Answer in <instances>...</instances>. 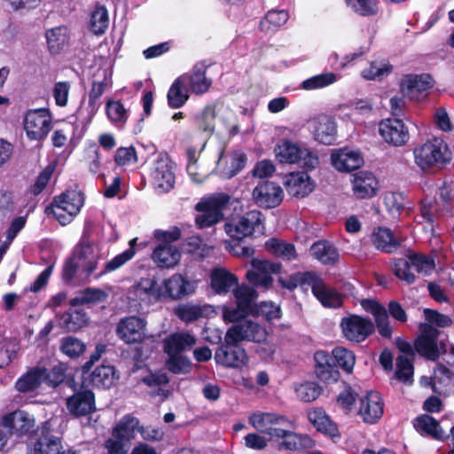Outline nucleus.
Masks as SVG:
<instances>
[{
  "instance_id": "34",
  "label": "nucleus",
  "mask_w": 454,
  "mask_h": 454,
  "mask_svg": "<svg viewBox=\"0 0 454 454\" xmlns=\"http://www.w3.org/2000/svg\"><path fill=\"white\" fill-rule=\"evenodd\" d=\"M415 430L424 436H430L437 441H444V435L440 423L432 416L422 414L418 416L413 422Z\"/></svg>"
},
{
  "instance_id": "32",
  "label": "nucleus",
  "mask_w": 454,
  "mask_h": 454,
  "mask_svg": "<svg viewBox=\"0 0 454 454\" xmlns=\"http://www.w3.org/2000/svg\"><path fill=\"white\" fill-rule=\"evenodd\" d=\"M193 292V288L189 280L181 274H174L171 278L164 281V292L162 295L172 300L181 299Z\"/></svg>"
},
{
  "instance_id": "47",
  "label": "nucleus",
  "mask_w": 454,
  "mask_h": 454,
  "mask_svg": "<svg viewBox=\"0 0 454 454\" xmlns=\"http://www.w3.org/2000/svg\"><path fill=\"white\" fill-rule=\"evenodd\" d=\"M139 420L127 414L121 418L114 429V435L119 440H129L134 437L136 429L137 428Z\"/></svg>"
},
{
  "instance_id": "58",
  "label": "nucleus",
  "mask_w": 454,
  "mask_h": 454,
  "mask_svg": "<svg viewBox=\"0 0 454 454\" xmlns=\"http://www.w3.org/2000/svg\"><path fill=\"white\" fill-rule=\"evenodd\" d=\"M347 5L361 16L374 15L378 12L377 0H345Z\"/></svg>"
},
{
  "instance_id": "2",
  "label": "nucleus",
  "mask_w": 454,
  "mask_h": 454,
  "mask_svg": "<svg viewBox=\"0 0 454 454\" xmlns=\"http://www.w3.org/2000/svg\"><path fill=\"white\" fill-rule=\"evenodd\" d=\"M415 162L424 172H436L451 160V153L442 139L428 140L413 150Z\"/></svg>"
},
{
  "instance_id": "27",
  "label": "nucleus",
  "mask_w": 454,
  "mask_h": 454,
  "mask_svg": "<svg viewBox=\"0 0 454 454\" xmlns=\"http://www.w3.org/2000/svg\"><path fill=\"white\" fill-rule=\"evenodd\" d=\"M43 371L41 366H33L17 379L14 389L20 394L37 392L43 384Z\"/></svg>"
},
{
  "instance_id": "23",
  "label": "nucleus",
  "mask_w": 454,
  "mask_h": 454,
  "mask_svg": "<svg viewBox=\"0 0 454 454\" xmlns=\"http://www.w3.org/2000/svg\"><path fill=\"white\" fill-rule=\"evenodd\" d=\"M313 295L325 308H340L342 305L341 295L333 288H328L322 278L315 273L310 285Z\"/></svg>"
},
{
  "instance_id": "60",
  "label": "nucleus",
  "mask_w": 454,
  "mask_h": 454,
  "mask_svg": "<svg viewBox=\"0 0 454 454\" xmlns=\"http://www.w3.org/2000/svg\"><path fill=\"white\" fill-rule=\"evenodd\" d=\"M55 168V164H49L43 169V171L40 172V174L36 176L34 184L29 187V192L31 194L37 196L43 192V191L49 184Z\"/></svg>"
},
{
  "instance_id": "62",
  "label": "nucleus",
  "mask_w": 454,
  "mask_h": 454,
  "mask_svg": "<svg viewBox=\"0 0 454 454\" xmlns=\"http://www.w3.org/2000/svg\"><path fill=\"white\" fill-rule=\"evenodd\" d=\"M225 249L231 254L239 257H251L254 254V249L251 246L245 245L244 239L231 238V240L225 242Z\"/></svg>"
},
{
  "instance_id": "55",
  "label": "nucleus",
  "mask_w": 454,
  "mask_h": 454,
  "mask_svg": "<svg viewBox=\"0 0 454 454\" xmlns=\"http://www.w3.org/2000/svg\"><path fill=\"white\" fill-rule=\"evenodd\" d=\"M135 254V248L129 247L124 252L115 255L112 260L106 262L104 270H101L99 273L96 274L95 278L98 279L106 273L116 270L123 264H125L128 261L131 260L134 257Z\"/></svg>"
},
{
  "instance_id": "15",
  "label": "nucleus",
  "mask_w": 454,
  "mask_h": 454,
  "mask_svg": "<svg viewBox=\"0 0 454 454\" xmlns=\"http://www.w3.org/2000/svg\"><path fill=\"white\" fill-rule=\"evenodd\" d=\"M253 199L257 206L263 208H274L283 200V190L275 182L262 180L253 191Z\"/></svg>"
},
{
  "instance_id": "56",
  "label": "nucleus",
  "mask_w": 454,
  "mask_h": 454,
  "mask_svg": "<svg viewBox=\"0 0 454 454\" xmlns=\"http://www.w3.org/2000/svg\"><path fill=\"white\" fill-rule=\"evenodd\" d=\"M250 314H252L250 311L238 304L233 306L228 303L222 307L223 319L226 323H241Z\"/></svg>"
},
{
  "instance_id": "64",
  "label": "nucleus",
  "mask_w": 454,
  "mask_h": 454,
  "mask_svg": "<svg viewBox=\"0 0 454 454\" xmlns=\"http://www.w3.org/2000/svg\"><path fill=\"white\" fill-rule=\"evenodd\" d=\"M424 317L427 321V324L431 325H435L438 327H448L452 324V319L445 314L440 313L439 311L433 309H425Z\"/></svg>"
},
{
  "instance_id": "46",
  "label": "nucleus",
  "mask_w": 454,
  "mask_h": 454,
  "mask_svg": "<svg viewBox=\"0 0 454 454\" xmlns=\"http://www.w3.org/2000/svg\"><path fill=\"white\" fill-rule=\"evenodd\" d=\"M77 259L83 261L82 271L89 278L97 269L99 257L94 254L93 247L90 244H81L77 250Z\"/></svg>"
},
{
  "instance_id": "41",
  "label": "nucleus",
  "mask_w": 454,
  "mask_h": 454,
  "mask_svg": "<svg viewBox=\"0 0 454 454\" xmlns=\"http://www.w3.org/2000/svg\"><path fill=\"white\" fill-rule=\"evenodd\" d=\"M106 114L117 128H123L128 121L129 113L120 99L109 98L106 101Z\"/></svg>"
},
{
  "instance_id": "4",
  "label": "nucleus",
  "mask_w": 454,
  "mask_h": 454,
  "mask_svg": "<svg viewBox=\"0 0 454 454\" xmlns=\"http://www.w3.org/2000/svg\"><path fill=\"white\" fill-rule=\"evenodd\" d=\"M435 267L434 260L424 254L409 252L407 258H398L394 261L392 271L396 278L412 284L416 280L411 271L414 268L418 273L430 274Z\"/></svg>"
},
{
  "instance_id": "50",
  "label": "nucleus",
  "mask_w": 454,
  "mask_h": 454,
  "mask_svg": "<svg viewBox=\"0 0 454 454\" xmlns=\"http://www.w3.org/2000/svg\"><path fill=\"white\" fill-rule=\"evenodd\" d=\"M331 356L337 367H340L347 373L353 372L356 364V356L353 351L343 347H336L333 349Z\"/></svg>"
},
{
  "instance_id": "29",
  "label": "nucleus",
  "mask_w": 454,
  "mask_h": 454,
  "mask_svg": "<svg viewBox=\"0 0 454 454\" xmlns=\"http://www.w3.org/2000/svg\"><path fill=\"white\" fill-rule=\"evenodd\" d=\"M197 342L194 335L187 332H177L169 334L163 340V350L166 354H179L191 349Z\"/></svg>"
},
{
  "instance_id": "25",
  "label": "nucleus",
  "mask_w": 454,
  "mask_h": 454,
  "mask_svg": "<svg viewBox=\"0 0 454 454\" xmlns=\"http://www.w3.org/2000/svg\"><path fill=\"white\" fill-rule=\"evenodd\" d=\"M333 166L340 172H351L364 165V158L357 151L341 148L331 155Z\"/></svg>"
},
{
  "instance_id": "11",
  "label": "nucleus",
  "mask_w": 454,
  "mask_h": 454,
  "mask_svg": "<svg viewBox=\"0 0 454 454\" xmlns=\"http://www.w3.org/2000/svg\"><path fill=\"white\" fill-rule=\"evenodd\" d=\"M340 326L343 336L350 341L361 343L375 332L372 319L352 314L341 318Z\"/></svg>"
},
{
  "instance_id": "24",
  "label": "nucleus",
  "mask_w": 454,
  "mask_h": 454,
  "mask_svg": "<svg viewBox=\"0 0 454 454\" xmlns=\"http://www.w3.org/2000/svg\"><path fill=\"white\" fill-rule=\"evenodd\" d=\"M212 72V67L200 62L190 72L176 78L172 85H212L215 82Z\"/></svg>"
},
{
  "instance_id": "39",
  "label": "nucleus",
  "mask_w": 454,
  "mask_h": 454,
  "mask_svg": "<svg viewBox=\"0 0 454 454\" xmlns=\"http://www.w3.org/2000/svg\"><path fill=\"white\" fill-rule=\"evenodd\" d=\"M47 45L51 54L60 53L69 42V29L66 26H59L48 29L45 34Z\"/></svg>"
},
{
  "instance_id": "17",
  "label": "nucleus",
  "mask_w": 454,
  "mask_h": 454,
  "mask_svg": "<svg viewBox=\"0 0 454 454\" xmlns=\"http://www.w3.org/2000/svg\"><path fill=\"white\" fill-rule=\"evenodd\" d=\"M379 132L385 142L394 146L405 145L409 140V131L403 121L398 118L382 120Z\"/></svg>"
},
{
  "instance_id": "57",
  "label": "nucleus",
  "mask_w": 454,
  "mask_h": 454,
  "mask_svg": "<svg viewBox=\"0 0 454 454\" xmlns=\"http://www.w3.org/2000/svg\"><path fill=\"white\" fill-rule=\"evenodd\" d=\"M392 71V66L387 61H372L370 67L362 71V75L367 80H380L388 75Z\"/></svg>"
},
{
  "instance_id": "54",
  "label": "nucleus",
  "mask_w": 454,
  "mask_h": 454,
  "mask_svg": "<svg viewBox=\"0 0 454 454\" xmlns=\"http://www.w3.org/2000/svg\"><path fill=\"white\" fill-rule=\"evenodd\" d=\"M289 19V14L285 10H271L269 11L261 22L262 29L263 30H276L285 25Z\"/></svg>"
},
{
  "instance_id": "53",
  "label": "nucleus",
  "mask_w": 454,
  "mask_h": 454,
  "mask_svg": "<svg viewBox=\"0 0 454 454\" xmlns=\"http://www.w3.org/2000/svg\"><path fill=\"white\" fill-rule=\"evenodd\" d=\"M166 368L173 374L188 373L192 370L191 360L184 355L167 354Z\"/></svg>"
},
{
  "instance_id": "18",
  "label": "nucleus",
  "mask_w": 454,
  "mask_h": 454,
  "mask_svg": "<svg viewBox=\"0 0 454 454\" xmlns=\"http://www.w3.org/2000/svg\"><path fill=\"white\" fill-rule=\"evenodd\" d=\"M1 425L9 435L21 437L33 431L35 419L23 411H16L4 415Z\"/></svg>"
},
{
  "instance_id": "51",
  "label": "nucleus",
  "mask_w": 454,
  "mask_h": 454,
  "mask_svg": "<svg viewBox=\"0 0 454 454\" xmlns=\"http://www.w3.org/2000/svg\"><path fill=\"white\" fill-rule=\"evenodd\" d=\"M297 397L304 403H311L317 400L323 393V387L317 382L305 381L294 387Z\"/></svg>"
},
{
  "instance_id": "40",
  "label": "nucleus",
  "mask_w": 454,
  "mask_h": 454,
  "mask_svg": "<svg viewBox=\"0 0 454 454\" xmlns=\"http://www.w3.org/2000/svg\"><path fill=\"white\" fill-rule=\"evenodd\" d=\"M89 318L82 309H70L59 317V325L67 332H77L87 325Z\"/></svg>"
},
{
  "instance_id": "7",
  "label": "nucleus",
  "mask_w": 454,
  "mask_h": 454,
  "mask_svg": "<svg viewBox=\"0 0 454 454\" xmlns=\"http://www.w3.org/2000/svg\"><path fill=\"white\" fill-rule=\"evenodd\" d=\"M252 269L247 270L246 278L250 286L269 290L273 286L272 273H280L282 265L280 262H275L268 260H259L253 258L251 260Z\"/></svg>"
},
{
  "instance_id": "5",
  "label": "nucleus",
  "mask_w": 454,
  "mask_h": 454,
  "mask_svg": "<svg viewBox=\"0 0 454 454\" xmlns=\"http://www.w3.org/2000/svg\"><path fill=\"white\" fill-rule=\"evenodd\" d=\"M231 197L226 193H219L207 200L198 202L195 209L201 212L195 218L196 225L200 228H207L215 225L223 219V209L227 207Z\"/></svg>"
},
{
  "instance_id": "13",
  "label": "nucleus",
  "mask_w": 454,
  "mask_h": 454,
  "mask_svg": "<svg viewBox=\"0 0 454 454\" xmlns=\"http://www.w3.org/2000/svg\"><path fill=\"white\" fill-rule=\"evenodd\" d=\"M420 334L414 341L416 352L430 361H436L440 357L438 349V338L441 332L433 325L420 323L419 325Z\"/></svg>"
},
{
  "instance_id": "8",
  "label": "nucleus",
  "mask_w": 454,
  "mask_h": 454,
  "mask_svg": "<svg viewBox=\"0 0 454 454\" xmlns=\"http://www.w3.org/2000/svg\"><path fill=\"white\" fill-rule=\"evenodd\" d=\"M240 342V340L229 338L227 331L223 343L215 352L216 364L229 368H241L246 365L249 358L246 349L241 347Z\"/></svg>"
},
{
  "instance_id": "61",
  "label": "nucleus",
  "mask_w": 454,
  "mask_h": 454,
  "mask_svg": "<svg viewBox=\"0 0 454 454\" xmlns=\"http://www.w3.org/2000/svg\"><path fill=\"white\" fill-rule=\"evenodd\" d=\"M413 372L412 362L404 356H398L396 358V379L404 383L412 381Z\"/></svg>"
},
{
  "instance_id": "63",
  "label": "nucleus",
  "mask_w": 454,
  "mask_h": 454,
  "mask_svg": "<svg viewBox=\"0 0 454 454\" xmlns=\"http://www.w3.org/2000/svg\"><path fill=\"white\" fill-rule=\"evenodd\" d=\"M175 314L183 322L192 323L203 316V310L198 305L184 304L176 309Z\"/></svg>"
},
{
  "instance_id": "16",
  "label": "nucleus",
  "mask_w": 454,
  "mask_h": 454,
  "mask_svg": "<svg viewBox=\"0 0 454 454\" xmlns=\"http://www.w3.org/2000/svg\"><path fill=\"white\" fill-rule=\"evenodd\" d=\"M268 335L264 326L250 319L235 324L228 329V337L240 341L261 343L267 340Z\"/></svg>"
},
{
  "instance_id": "52",
  "label": "nucleus",
  "mask_w": 454,
  "mask_h": 454,
  "mask_svg": "<svg viewBox=\"0 0 454 454\" xmlns=\"http://www.w3.org/2000/svg\"><path fill=\"white\" fill-rule=\"evenodd\" d=\"M41 371H43V383L50 387L56 388L66 380L67 367L62 363L54 365L51 370L41 366Z\"/></svg>"
},
{
  "instance_id": "36",
  "label": "nucleus",
  "mask_w": 454,
  "mask_h": 454,
  "mask_svg": "<svg viewBox=\"0 0 454 454\" xmlns=\"http://www.w3.org/2000/svg\"><path fill=\"white\" fill-rule=\"evenodd\" d=\"M152 257L160 268L169 269L179 262L181 253L175 246L159 245L153 250Z\"/></svg>"
},
{
  "instance_id": "6",
  "label": "nucleus",
  "mask_w": 454,
  "mask_h": 454,
  "mask_svg": "<svg viewBox=\"0 0 454 454\" xmlns=\"http://www.w3.org/2000/svg\"><path fill=\"white\" fill-rule=\"evenodd\" d=\"M263 215L259 210H250L242 216L227 222L224 225L225 232L230 238L244 239L254 233H262L263 226Z\"/></svg>"
},
{
  "instance_id": "42",
  "label": "nucleus",
  "mask_w": 454,
  "mask_h": 454,
  "mask_svg": "<svg viewBox=\"0 0 454 454\" xmlns=\"http://www.w3.org/2000/svg\"><path fill=\"white\" fill-rule=\"evenodd\" d=\"M301 147L290 140H282L275 147L277 159L281 163L294 164L301 160Z\"/></svg>"
},
{
  "instance_id": "9",
  "label": "nucleus",
  "mask_w": 454,
  "mask_h": 454,
  "mask_svg": "<svg viewBox=\"0 0 454 454\" xmlns=\"http://www.w3.org/2000/svg\"><path fill=\"white\" fill-rule=\"evenodd\" d=\"M23 126L30 140H42L51 129V114L47 108L29 109L27 111Z\"/></svg>"
},
{
  "instance_id": "19",
  "label": "nucleus",
  "mask_w": 454,
  "mask_h": 454,
  "mask_svg": "<svg viewBox=\"0 0 454 454\" xmlns=\"http://www.w3.org/2000/svg\"><path fill=\"white\" fill-rule=\"evenodd\" d=\"M209 280L212 293L220 296L232 293L239 284V278L224 267L213 268L209 274Z\"/></svg>"
},
{
  "instance_id": "38",
  "label": "nucleus",
  "mask_w": 454,
  "mask_h": 454,
  "mask_svg": "<svg viewBox=\"0 0 454 454\" xmlns=\"http://www.w3.org/2000/svg\"><path fill=\"white\" fill-rule=\"evenodd\" d=\"M118 379L115 367L110 364L98 366L90 374V383L97 388L108 389Z\"/></svg>"
},
{
  "instance_id": "28",
  "label": "nucleus",
  "mask_w": 454,
  "mask_h": 454,
  "mask_svg": "<svg viewBox=\"0 0 454 454\" xmlns=\"http://www.w3.org/2000/svg\"><path fill=\"white\" fill-rule=\"evenodd\" d=\"M379 182L372 172L360 171L353 180L354 194L358 199L372 198L377 194Z\"/></svg>"
},
{
  "instance_id": "35",
  "label": "nucleus",
  "mask_w": 454,
  "mask_h": 454,
  "mask_svg": "<svg viewBox=\"0 0 454 454\" xmlns=\"http://www.w3.org/2000/svg\"><path fill=\"white\" fill-rule=\"evenodd\" d=\"M372 241L377 249L387 254L396 251L401 245L394 232L389 228L382 226L374 228Z\"/></svg>"
},
{
  "instance_id": "10",
  "label": "nucleus",
  "mask_w": 454,
  "mask_h": 454,
  "mask_svg": "<svg viewBox=\"0 0 454 454\" xmlns=\"http://www.w3.org/2000/svg\"><path fill=\"white\" fill-rule=\"evenodd\" d=\"M67 385L74 391L72 395L67 398L66 402L67 409L73 416L80 418L96 411L95 395L92 390L88 388L76 390L73 378L67 380Z\"/></svg>"
},
{
  "instance_id": "48",
  "label": "nucleus",
  "mask_w": 454,
  "mask_h": 454,
  "mask_svg": "<svg viewBox=\"0 0 454 454\" xmlns=\"http://www.w3.org/2000/svg\"><path fill=\"white\" fill-rule=\"evenodd\" d=\"M315 271L296 272L290 275L287 278L279 277L278 283L285 289L294 290L298 286H309L315 276Z\"/></svg>"
},
{
  "instance_id": "37",
  "label": "nucleus",
  "mask_w": 454,
  "mask_h": 454,
  "mask_svg": "<svg viewBox=\"0 0 454 454\" xmlns=\"http://www.w3.org/2000/svg\"><path fill=\"white\" fill-rule=\"evenodd\" d=\"M209 87H169L167 94L168 105L172 109H177L184 106L192 92L202 95L208 91Z\"/></svg>"
},
{
  "instance_id": "31",
  "label": "nucleus",
  "mask_w": 454,
  "mask_h": 454,
  "mask_svg": "<svg viewBox=\"0 0 454 454\" xmlns=\"http://www.w3.org/2000/svg\"><path fill=\"white\" fill-rule=\"evenodd\" d=\"M314 130L315 139L320 144L331 145L337 140V126L334 120L327 115L317 119Z\"/></svg>"
},
{
  "instance_id": "33",
  "label": "nucleus",
  "mask_w": 454,
  "mask_h": 454,
  "mask_svg": "<svg viewBox=\"0 0 454 454\" xmlns=\"http://www.w3.org/2000/svg\"><path fill=\"white\" fill-rule=\"evenodd\" d=\"M216 116L215 104H208L192 117V125L199 132L206 133L210 137L215 132Z\"/></svg>"
},
{
  "instance_id": "43",
  "label": "nucleus",
  "mask_w": 454,
  "mask_h": 454,
  "mask_svg": "<svg viewBox=\"0 0 454 454\" xmlns=\"http://www.w3.org/2000/svg\"><path fill=\"white\" fill-rule=\"evenodd\" d=\"M233 297L235 299V304H238L251 313L254 310L255 300L258 296L256 290L247 285V284H238L235 289L232 292Z\"/></svg>"
},
{
  "instance_id": "14",
  "label": "nucleus",
  "mask_w": 454,
  "mask_h": 454,
  "mask_svg": "<svg viewBox=\"0 0 454 454\" xmlns=\"http://www.w3.org/2000/svg\"><path fill=\"white\" fill-rule=\"evenodd\" d=\"M146 322L137 316L121 318L116 326V335L126 344L141 343L145 340Z\"/></svg>"
},
{
  "instance_id": "59",
  "label": "nucleus",
  "mask_w": 454,
  "mask_h": 454,
  "mask_svg": "<svg viewBox=\"0 0 454 454\" xmlns=\"http://www.w3.org/2000/svg\"><path fill=\"white\" fill-rule=\"evenodd\" d=\"M108 12L106 7H97L91 14L90 26L91 30L96 35H101L105 33L108 27Z\"/></svg>"
},
{
  "instance_id": "44",
  "label": "nucleus",
  "mask_w": 454,
  "mask_h": 454,
  "mask_svg": "<svg viewBox=\"0 0 454 454\" xmlns=\"http://www.w3.org/2000/svg\"><path fill=\"white\" fill-rule=\"evenodd\" d=\"M265 247L272 254L286 261H293L298 258L295 246L292 243L271 238L266 241Z\"/></svg>"
},
{
  "instance_id": "45",
  "label": "nucleus",
  "mask_w": 454,
  "mask_h": 454,
  "mask_svg": "<svg viewBox=\"0 0 454 454\" xmlns=\"http://www.w3.org/2000/svg\"><path fill=\"white\" fill-rule=\"evenodd\" d=\"M152 177L155 186L163 192H168L174 187L175 175L167 163L159 162Z\"/></svg>"
},
{
  "instance_id": "26",
  "label": "nucleus",
  "mask_w": 454,
  "mask_h": 454,
  "mask_svg": "<svg viewBox=\"0 0 454 454\" xmlns=\"http://www.w3.org/2000/svg\"><path fill=\"white\" fill-rule=\"evenodd\" d=\"M307 417L317 431L332 439L340 437L337 424L330 419L323 408L310 409L307 412Z\"/></svg>"
},
{
  "instance_id": "20",
  "label": "nucleus",
  "mask_w": 454,
  "mask_h": 454,
  "mask_svg": "<svg viewBox=\"0 0 454 454\" xmlns=\"http://www.w3.org/2000/svg\"><path fill=\"white\" fill-rule=\"evenodd\" d=\"M358 415L368 424L376 423L383 415V401L376 391H369L359 399Z\"/></svg>"
},
{
  "instance_id": "1",
  "label": "nucleus",
  "mask_w": 454,
  "mask_h": 454,
  "mask_svg": "<svg viewBox=\"0 0 454 454\" xmlns=\"http://www.w3.org/2000/svg\"><path fill=\"white\" fill-rule=\"evenodd\" d=\"M249 423L270 439L281 440L278 442L279 450L297 451L316 445L309 435L295 433V424L285 415L276 412L254 413L249 417Z\"/></svg>"
},
{
  "instance_id": "30",
  "label": "nucleus",
  "mask_w": 454,
  "mask_h": 454,
  "mask_svg": "<svg viewBox=\"0 0 454 454\" xmlns=\"http://www.w3.org/2000/svg\"><path fill=\"white\" fill-rule=\"evenodd\" d=\"M309 251L311 255L324 265H335L340 261L338 248L325 239L314 242Z\"/></svg>"
},
{
  "instance_id": "21",
  "label": "nucleus",
  "mask_w": 454,
  "mask_h": 454,
  "mask_svg": "<svg viewBox=\"0 0 454 454\" xmlns=\"http://www.w3.org/2000/svg\"><path fill=\"white\" fill-rule=\"evenodd\" d=\"M315 374L317 378L326 383L337 382L340 378V372L334 364V359L325 350H317L314 354Z\"/></svg>"
},
{
  "instance_id": "22",
  "label": "nucleus",
  "mask_w": 454,
  "mask_h": 454,
  "mask_svg": "<svg viewBox=\"0 0 454 454\" xmlns=\"http://www.w3.org/2000/svg\"><path fill=\"white\" fill-rule=\"evenodd\" d=\"M285 185L287 193L295 198H304L311 193L315 183L305 171L292 172L286 176Z\"/></svg>"
},
{
  "instance_id": "49",
  "label": "nucleus",
  "mask_w": 454,
  "mask_h": 454,
  "mask_svg": "<svg viewBox=\"0 0 454 454\" xmlns=\"http://www.w3.org/2000/svg\"><path fill=\"white\" fill-rule=\"evenodd\" d=\"M59 350L71 359L77 358L84 354L86 344L74 336H67L60 340Z\"/></svg>"
},
{
  "instance_id": "3",
  "label": "nucleus",
  "mask_w": 454,
  "mask_h": 454,
  "mask_svg": "<svg viewBox=\"0 0 454 454\" xmlns=\"http://www.w3.org/2000/svg\"><path fill=\"white\" fill-rule=\"evenodd\" d=\"M84 202L83 193L76 190H67L55 196L45 212L52 214L61 225L69 223L81 210Z\"/></svg>"
},
{
  "instance_id": "12",
  "label": "nucleus",
  "mask_w": 454,
  "mask_h": 454,
  "mask_svg": "<svg viewBox=\"0 0 454 454\" xmlns=\"http://www.w3.org/2000/svg\"><path fill=\"white\" fill-rule=\"evenodd\" d=\"M62 448L61 439L51 434L48 423L45 422L40 428L37 439L28 447L27 454H81L79 450H63Z\"/></svg>"
}]
</instances>
